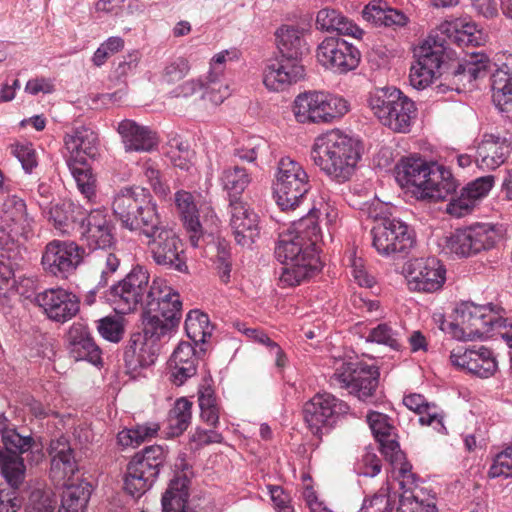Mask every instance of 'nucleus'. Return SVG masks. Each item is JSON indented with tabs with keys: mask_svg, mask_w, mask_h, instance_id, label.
<instances>
[{
	"mask_svg": "<svg viewBox=\"0 0 512 512\" xmlns=\"http://www.w3.org/2000/svg\"><path fill=\"white\" fill-rule=\"evenodd\" d=\"M11 153L21 163L26 173H31L37 167V155L32 143H16L11 145Z\"/></svg>",
	"mask_w": 512,
	"mask_h": 512,
	"instance_id": "56",
	"label": "nucleus"
},
{
	"mask_svg": "<svg viewBox=\"0 0 512 512\" xmlns=\"http://www.w3.org/2000/svg\"><path fill=\"white\" fill-rule=\"evenodd\" d=\"M66 341L69 355L75 361H87L93 365L102 363L101 349L86 325L73 323L67 332Z\"/></svg>",
	"mask_w": 512,
	"mask_h": 512,
	"instance_id": "30",
	"label": "nucleus"
},
{
	"mask_svg": "<svg viewBox=\"0 0 512 512\" xmlns=\"http://www.w3.org/2000/svg\"><path fill=\"white\" fill-rule=\"evenodd\" d=\"M316 25L321 30L336 31L339 35L352 36L356 39H361L364 34L359 26L336 9L323 8L318 11Z\"/></svg>",
	"mask_w": 512,
	"mask_h": 512,
	"instance_id": "43",
	"label": "nucleus"
},
{
	"mask_svg": "<svg viewBox=\"0 0 512 512\" xmlns=\"http://www.w3.org/2000/svg\"><path fill=\"white\" fill-rule=\"evenodd\" d=\"M230 207V227L236 243L250 247L259 236L258 215L246 203L232 200Z\"/></svg>",
	"mask_w": 512,
	"mask_h": 512,
	"instance_id": "28",
	"label": "nucleus"
},
{
	"mask_svg": "<svg viewBox=\"0 0 512 512\" xmlns=\"http://www.w3.org/2000/svg\"><path fill=\"white\" fill-rule=\"evenodd\" d=\"M153 261L165 269L188 273L184 244L177 233L165 222L145 236Z\"/></svg>",
	"mask_w": 512,
	"mask_h": 512,
	"instance_id": "11",
	"label": "nucleus"
},
{
	"mask_svg": "<svg viewBox=\"0 0 512 512\" xmlns=\"http://www.w3.org/2000/svg\"><path fill=\"white\" fill-rule=\"evenodd\" d=\"M221 74L222 71L217 70L216 68L209 71V75L207 77L208 81L206 83L205 92L203 94L204 98L209 99L214 104H221L229 95L227 86H225L223 90L219 88L217 92H215V88L213 87V85L217 84Z\"/></svg>",
	"mask_w": 512,
	"mask_h": 512,
	"instance_id": "59",
	"label": "nucleus"
},
{
	"mask_svg": "<svg viewBox=\"0 0 512 512\" xmlns=\"http://www.w3.org/2000/svg\"><path fill=\"white\" fill-rule=\"evenodd\" d=\"M8 485L10 488L0 489V512H18L22 501L17 490L22 484H19L17 487Z\"/></svg>",
	"mask_w": 512,
	"mask_h": 512,
	"instance_id": "60",
	"label": "nucleus"
},
{
	"mask_svg": "<svg viewBox=\"0 0 512 512\" xmlns=\"http://www.w3.org/2000/svg\"><path fill=\"white\" fill-rule=\"evenodd\" d=\"M407 273L409 288L426 293L440 290L446 280V269L435 257L416 258L410 261Z\"/></svg>",
	"mask_w": 512,
	"mask_h": 512,
	"instance_id": "22",
	"label": "nucleus"
},
{
	"mask_svg": "<svg viewBox=\"0 0 512 512\" xmlns=\"http://www.w3.org/2000/svg\"><path fill=\"white\" fill-rule=\"evenodd\" d=\"M67 150L71 153L69 158L73 160L96 159L98 155V137L90 128L81 126L75 128L72 133L64 137Z\"/></svg>",
	"mask_w": 512,
	"mask_h": 512,
	"instance_id": "41",
	"label": "nucleus"
},
{
	"mask_svg": "<svg viewBox=\"0 0 512 512\" xmlns=\"http://www.w3.org/2000/svg\"><path fill=\"white\" fill-rule=\"evenodd\" d=\"M115 226L105 209L97 208L86 210L83 224L80 225L78 232L90 248L101 250L99 257L105 261L103 253H109L106 248L112 247L116 243Z\"/></svg>",
	"mask_w": 512,
	"mask_h": 512,
	"instance_id": "21",
	"label": "nucleus"
},
{
	"mask_svg": "<svg viewBox=\"0 0 512 512\" xmlns=\"http://www.w3.org/2000/svg\"><path fill=\"white\" fill-rule=\"evenodd\" d=\"M492 101L503 117L512 119V63L491 75Z\"/></svg>",
	"mask_w": 512,
	"mask_h": 512,
	"instance_id": "38",
	"label": "nucleus"
},
{
	"mask_svg": "<svg viewBox=\"0 0 512 512\" xmlns=\"http://www.w3.org/2000/svg\"><path fill=\"white\" fill-rule=\"evenodd\" d=\"M67 166L77 184L79 191L87 198L91 199L95 196L96 176L93 174L87 160H66Z\"/></svg>",
	"mask_w": 512,
	"mask_h": 512,
	"instance_id": "47",
	"label": "nucleus"
},
{
	"mask_svg": "<svg viewBox=\"0 0 512 512\" xmlns=\"http://www.w3.org/2000/svg\"><path fill=\"white\" fill-rule=\"evenodd\" d=\"M362 17L376 27H404L409 18L401 10L390 7L382 0L370 1L362 11Z\"/></svg>",
	"mask_w": 512,
	"mask_h": 512,
	"instance_id": "39",
	"label": "nucleus"
},
{
	"mask_svg": "<svg viewBox=\"0 0 512 512\" xmlns=\"http://www.w3.org/2000/svg\"><path fill=\"white\" fill-rule=\"evenodd\" d=\"M366 419L385 459L391 464L401 462L404 459V452L400 449L392 419L377 411H369Z\"/></svg>",
	"mask_w": 512,
	"mask_h": 512,
	"instance_id": "25",
	"label": "nucleus"
},
{
	"mask_svg": "<svg viewBox=\"0 0 512 512\" xmlns=\"http://www.w3.org/2000/svg\"><path fill=\"white\" fill-rule=\"evenodd\" d=\"M189 362H197L195 346L189 342H180L171 356L170 365H188Z\"/></svg>",
	"mask_w": 512,
	"mask_h": 512,
	"instance_id": "61",
	"label": "nucleus"
},
{
	"mask_svg": "<svg viewBox=\"0 0 512 512\" xmlns=\"http://www.w3.org/2000/svg\"><path fill=\"white\" fill-rule=\"evenodd\" d=\"M35 300L49 319L59 323L69 321L80 310L79 297L62 288L45 290Z\"/></svg>",
	"mask_w": 512,
	"mask_h": 512,
	"instance_id": "24",
	"label": "nucleus"
},
{
	"mask_svg": "<svg viewBox=\"0 0 512 512\" xmlns=\"http://www.w3.org/2000/svg\"><path fill=\"white\" fill-rule=\"evenodd\" d=\"M161 338L146 335L145 325L142 332L131 334L123 352L124 364L129 373L147 368L156 362L160 351L158 341Z\"/></svg>",
	"mask_w": 512,
	"mask_h": 512,
	"instance_id": "23",
	"label": "nucleus"
},
{
	"mask_svg": "<svg viewBox=\"0 0 512 512\" xmlns=\"http://www.w3.org/2000/svg\"><path fill=\"white\" fill-rule=\"evenodd\" d=\"M45 459L42 438L25 428H16L0 413V475L7 484L14 487L23 484L26 464L38 466Z\"/></svg>",
	"mask_w": 512,
	"mask_h": 512,
	"instance_id": "3",
	"label": "nucleus"
},
{
	"mask_svg": "<svg viewBox=\"0 0 512 512\" xmlns=\"http://www.w3.org/2000/svg\"><path fill=\"white\" fill-rule=\"evenodd\" d=\"M159 429V424L154 422L137 424L134 427L120 431L117 435V440L124 447L139 446L143 442L154 438Z\"/></svg>",
	"mask_w": 512,
	"mask_h": 512,
	"instance_id": "50",
	"label": "nucleus"
},
{
	"mask_svg": "<svg viewBox=\"0 0 512 512\" xmlns=\"http://www.w3.org/2000/svg\"><path fill=\"white\" fill-rule=\"evenodd\" d=\"M266 144L261 138H254L246 145L236 148L234 150V156L238 157L242 161L254 162L260 150L265 148Z\"/></svg>",
	"mask_w": 512,
	"mask_h": 512,
	"instance_id": "62",
	"label": "nucleus"
},
{
	"mask_svg": "<svg viewBox=\"0 0 512 512\" xmlns=\"http://www.w3.org/2000/svg\"><path fill=\"white\" fill-rule=\"evenodd\" d=\"M467 55V59L457 62L455 67L451 66L445 79L451 75L465 86L466 83L471 84L486 77L491 72L492 66H495L483 52H467Z\"/></svg>",
	"mask_w": 512,
	"mask_h": 512,
	"instance_id": "36",
	"label": "nucleus"
},
{
	"mask_svg": "<svg viewBox=\"0 0 512 512\" xmlns=\"http://www.w3.org/2000/svg\"><path fill=\"white\" fill-rule=\"evenodd\" d=\"M436 165L420 157L403 158L396 166V179L401 185L417 188L421 194L423 189H427V183Z\"/></svg>",
	"mask_w": 512,
	"mask_h": 512,
	"instance_id": "34",
	"label": "nucleus"
},
{
	"mask_svg": "<svg viewBox=\"0 0 512 512\" xmlns=\"http://www.w3.org/2000/svg\"><path fill=\"white\" fill-rule=\"evenodd\" d=\"M366 342L385 345L394 350L401 348L398 333L386 323L378 324L376 327L372 328L366 337Z\"/></svg>",
	"mask_w": 512,
	"mask_h": 512,
	"instance_id": "55",
	"label": "nucleus"
},
{
	"mask_svg": "<svg viewBox=\"0 0 512 512\" xmlns=\"http://www.w3.org/2000/svg\"><path fill=\"white\" fill-rule=\"evenodd\" d=\"M57 500L50 488H34L26 503V512H53Z\"/></svg>",
	"mask_w": 512,
	"mask_h": 512,
	"instance_id": "51",
	"label": "nucleus"
},
{
	"mask_svg": "<svg viewBox=\"0 0 512 512\" xmlns=\"http://www.w3.org/2000/svg\"><path fill=\"white\" fill-rule=\"evenodd\" d=\"M97 330L106 340L118 343L124 335V326L119 319L105 317L98 321Z\"/></svg>",
	"mask_w": 512,
	"mask_h": 512,
	"instance_id": "57",
	"label": "nucleus"
},
{
	"mask_svg": "<svg viewBox=\"0 0 512 512\" xmlns=\"http://www.w3.org/2000/svg\"><path fill=\"white\" fill-rule=\"evenodd\" d=\"M497 369V363L490 349L481 347L476 350V357H473L469 373L480 378L492 376Z\"/></svg>",
	"mask_w": 512,
	"mask_h": 512,
	"instance_id": "53",
	"label": "nucleus"
},
{
	"mask_svg": "<svg viewBox=\"0 0 512 512\" xmlns=\"http://www.w3.org/2000/svg\"><path fill=\"white\" fill-rule=\"evenodd\" d=\"M488 475L490 478H497L504 476L505 478L512 477V461L502 453L498 454L494 463L490 466Z\"/></svg>",
	"mask_w": 512,
	"mask_h": 512,
	"instance_id": "64",
	"label": "nucleus"
},
{
	"mask_svg": "<svg viewBox=\"0 0 512 512\" xmlns=\"http://www.w3.org/2000/svg\"><path fill=\"white\" fill-rule=\"evenodd\" d=\"M511 142L494 134H484L476 149L475 163L482 170H496L509 158Z\"/></svg>",
	"mask_w": 512,
	"mask_h": 512,
	"instance_id": "32",
	"label": "nucleus"
},
{
	"mask_svg": "<svg viewBox=\"0 0 512 512\" xmlns=\"http://www.w3.org/2000/svg\"><path fill=\"white\" fill-rule=\"evenodd\" d=\"M159 474L153 465L135 453L126 467L124 490L133 498L138 499L153 487Z\"/></svg>",
	"mask_w": 512,
	"mask_h": 512,
	"instance_id": "31",
	"label": "nucleus"
},
{
	"mask_svg": "<svg viewBox=\"0 0 512 512\" xmlns=\"http://www.w3.org/2000/svg\"><path fill=\"white\" fill-rule=\"evenodd\" d=\"M112 210L123 229L146 236L163 223L150 191L140 186L121 188L114 196Z\"/></svg>",
	"mask_w": 512,
	"mask_h": 512,
	"instance_id": "6",
	"label": "nucleus"
},
{
	"mask_svg": "<svg viewBox=\"0 0 512 512\" xmlns=\"http://www.w3.org/2000/svg\"><path fill=\"white\" fill-rule=\"evenodd\" d=\"M278 55L267 61L263 83L275 92L304 79L305 68L301 57L305 49L302 32L294 26L283 25L275 32Z\"/></svg>",
	"mask_w": 512,
	"mask_h": 512,
	"instance_id": "4",
	"label": "nucleus"
},
{
	"mask_svg": "<svg viewBox=\"0 0 512 512\" xmlns=\"http://www.w3.org/2000/svg\"><path fill=\"white\" fill-rule=\"evenodd\" d=\"M348 404L330 393H317L303 406L307 427L319 439L330 432L338 421L348 414Z\"/></svg>",
	"mask_w": 512,
	"mask_h": 512,
	"instance_id": "12",
	"label": "nucleus"
},
{
	"mask_svg": "<svg viewBox=\"0 0 512 512\" xmlns=\"http://www.w3.org/2000/svg\"><path fill=\"white\" fill-rule=\"evenodd\" d=\"M494 175L478 177L461 189L460 195L451 198L446 211L452 216L463 217L469 214L476 203L486 197L495 184Z\"/></svg>",
	"mask_w": 512,
	"mask_h": 512,
	"instance_id": "27",
	"label": "nucleus"
},
{
	"mask_svg": "<svg viewBox=\"0 0 512 512\" xmlns=\"http://www.w3.org/2000/svg\"><path fill=\"white\" fill-rule=\"evenodd\" d=\"M374 115L394 132L407 133L417 115L415 103L396 87L376 88L368 98Z\"/></svg>",
	"mask_w": 512,
	"mask_h": 512,
	"instance_id": "8",
	"label": "nucleus"
},
{
	"mask_svg": "<svg viewBox=\"0 0 512 512\" xmlns=\"http://www.w3.org/2000/svg\"><path fill=\"white\" fill-rule=\"evenodd\" d=\"M500 239L496 227L490 223L456 229L446 240L447 248L460 257H469L483 250H489Z\"/></svg>",
	"mask_w": 512,
	"mask_h": 512,
	"instance_id": "15",
	"label": "nucleus"
},
{
	"mask_svg": "<svg viewBox=\"0 0 512 512\" xmlns=\"http://www.w3.org/2000/svg\"><path fill=\"white\" fill-rule=\"evenodd\" d=\"M175 204L187 230L195 234L201 231L198 210L191 193L178 191L175 194Z\"/></svg>",
	"mask_w": 512,
	"mask_h": 512,
	"instance_id": "49",
	"label": "nucleus"
},
{
	"mask_svg": "<svg viewBox=\"0 0 512 512\" xmlns=\"http://www.w3.org/2000/svg\"><path fill=\"white\" fill-rule=\"evenodd\" d=\"M184 328L188 338L193 341L195 346L206 343L213 332L209 316L197 309L188 312Z\"/></svg>",
	"mask_w": 512,
	"mask_h": 512,
	"instance_id": "46",
	"label": "nucleus"
},
{
	"mask_svg": "<svg viewBox=\"0 0 512 512\" xmlns=\"http://www.w3.org/2000/svg\"><path fill=\"white\" fill-rule=\"evenodd\" d=\"M103 257H105V263L101 270L100 279L97 285L88 291L84 299L85 304L89 306L95 303L96 294L108 285L111 275L117 271L120 265V259L114 253H103Z\"/></svg>",
	"mask_w": 512,
	"mask_h": 512,
	"instance_id": "54",
	"label": "nucleus"
},
{
	"mask_svg": "<svg viewBox=\"0 0 512 512\" xmlns=\"http://www.w3.org/2000/svg\"><path fill=\"white\" fill-rule=\"evenodd\" d=\"M149 273L143 266L136 265L120 281L104 291L103 297L117 306L118 312L126 314L134 311L138 305L144 307L145 298L151 286Z\"/></svg>",
	"mask_w": 512,
	"mask_h": 512,
	"instance_id": "14",
	"label": "nucleus"
},
{
	"mask_svg": "<svg viewBox=\"0 0 512 512\" xmlns=\"http://www.w3.org/2000/svg\"><path fill=\"white\" fill-rule=\"evenodd\" d=\"M43 214L52 222L56 229L63 233L79 229L83 224L86 209L70 200H63L58 203H39Z\"/></svg>",
	"mask_w": 512,
	"mask_h": 512,
	"instance_id": "33",
	"label": "nucleus"
},
{
	"mask_svg": "<svg viewBox=\"0 0 512 512\" xmlns=\"http://www.w3.org/2000/svg\"><path fill=\"white\" fill-rule=\"evenodd\" d=\"M118 132L126 151L150 152L158 145L156 133L134 120L125 119L118 125Z\"/></svg>",
	"mask_w": 512,
	"mask_h": 512,
	"instance_id": "37",
	"label": "nucleus"
},
{
	"mask_svg": "<svg viewBox=\"0 0 512 512\" xmlns=\"http://www.w3.org/2000/svg\"><path fill=\"white\" fill-rule=\"evenodd\" d=\"M347 369L342 373H335V378L345 387L351 388L359 400L370 399L379 384L380 372L375 366H357L353 363L345 364Z\"/></svg>",
	"mask_w": 512,
	"mask_h": 512,
	"instance_id": "26",
	"label": "nucleus"
},
{
	"mask_svg": "<svg viewBox=\"0 0 512 512\" xmlns=\"http://www.w3.org/2000/svg\"><path fill=\"white\" fill-rule=\"evenodd\" d=\"M362 150L359 140L335 129L316 139L311 159L332 180L344 183L355 173Z\"/></svg>",
	"mask_w": 512,
	"mask_h": 512,
	"instance_id": "5",
	"label": "nucleus"
},
{
	"mask_svg": "<svg viewBox=\"0 0 512 512\" xmlns=\"http://www.w3.org/2000/svg\"><path fill=\"white\" fill-rule=\"evenodd\" d=\"M189 70L188 59L183 56H173L164 62L160 79L163 83L174 84L182 80Z\"/></svg>",
	"mask_w": 512,
	"mask_h": 512,
	"instance_id": "52",
	"label": "nucleus"
},
{
	"mask_svg": "<svg viewBox=\"0 0 512 512\" xmlns=\"http://www.w3.org/2000/svg\"><path fill=\"white\" fill-rule=\"evenodd\" d=\"M14 232L2 230L0 235V291H15L24 294L22 283L33 284L30 279H23L18 284L16 272L24 263L26 248L13 236Z\"/></svg>",
	"mask_w": 512,
	"mask_h": 512,
	"instance_id": "17",
	"label": "nucleus"
},
{
	"mask_svg": "<svg viewBox=\"0 0 512 512\" xmlns=\"http://www.w3.org/2000/svg\"><path fill=\"white\" fill-rule=\"evenodd\" d=\"M272 189L275 202L281 211L290 212L306 201L311 183L307 172L298 162L283 157L278 162Z\"/></svg>",
	"mask_w": 512,
	"mask_h": 512,
	"instance_id": "9",
	"label": "nucleus"
},
{
	"mask_svg": "<svg viewBox=\"0 0 512 512\" xmlns=\"http://www.w3.org/2000/svg\"><path fill=\"white\" fill-rule=\"evenodd\" d=\"M188 464L183 463L181 472H177L169 481L161 498L162 512H188L191 479L185 472Z\"/></svg>",
	"mask_w": 512,
	"mask_h": 512,
	"instance_id": "35",
	"label": "nucleus"
},
{
	"mask_svg": "<svg viewBox=\"0 0 512 512\" xmlns=\"http://www.w3.org/2000/svg\"><path fill=\"white\" fill-rule=\"evenodd\" d=\"M84 249L73 241L53 240L42 255L43 269L61 279L73 274L83 260Z\"/></svg>",
	"mask_w": 512,
	"mask_h": 512,
	"instance_id": "19",
	"label": "nucleus"
},
{
	"mask_svg": "<svg viewBox=\"0 0 512 512\" xmlns=\"http://www.w3.org/2000/svg\"><path fill=\"white\" fill-rule=\"evenodd\" d=\"M65 484L58 512H86L92 494V486L87 481Z\"/></svg>",
	"mask_w": 512,
	"mask_h": 512,
	"instance_id": "44",
	"label": "nucleus"
},
{
	"mask_svg": "<svg viewBox=\"0 0 512 512\" xmlns=\"http://www.w3.org/2000/svg\"><path fill=\"white\" fill-rule=\"evenodd\" d=\"M400 464L399 477L402 493L399 496L397 512H438L435 495H430L424 488H419L417 481L419 477L411 471V464L406 457Z\"/></svg>",
	"mask_w": 512,
	"mask_h": 512,
	"instance_id": "20",
	"label": "nucleus"
},
{
	"mask_svg": "<svg viewBox=\"0 0 512 512\" xmlns=\"http://www.w3.org/2000/svg\"><path fill=\"white\" fill-rule=\"evenodd\" d=\"M182 318V301L178 292L168 288L164 292L155 286L150 287L143 307L142 324L146 335L164 337L171 334Z\"/></svg>",
	"mask_w": 512,
	"mask_h": 512,
	"instance_id": "7",
	"label": "nucleus"
},
{
	"mask_svg": "<svg viewBox=\"0 0 512 512\" xmlns=\"http://www.w3.org/2000/svg\"><path fill=\"white\" fill-rule=\"evenodd\" d=\"M317 59L326 69L336 74L355 70L361 60L359 49L341 37H326L317 47Z\"/></svg>",
	"mask_w": 512,
	"mask_h": 512,
	"instance_id": "18",
	"label": "nucleus"
},
{
	"mask_svg": "<svg viewBox=\"0 0 512 512\" xmlns=\"http://www.w3.org/2000/svg\"><path fill=\"white\" fill-rule=\"evenodd\" d=\"M2 195H4L3 192ZM1 211L3 213V219L13 224V226H10L11 232H14V235L19 234L27 238L31 230L33 218L27 213L25 201L17 195L7 193L3 196Z\"/></svg>",
	"mask_w": 512,
	"mask_h": 512,
	"instance_id": "40",
	"label": "nucleus"
},
{
	"mask_svg": "<svg viewBox=\"0 0 512 512\" xmlns=\"http://www.w3.org/2000/svg\"><path fill=\"white\" fill-rule=\"evenodd\" d=\"M221 184L229 196V204L232 200L241 201V195L249 185L250 174L238 165L226 167L220 176Z\"/></svg>",
	"mask_w": 512,
	"mask_h": 512,
	"instance_id": "45",
	"label": "nucleus"
},
{
	"mask_svg": "<svg viewBox=\"0 0 512 512\" xmlns=\"http://www.w3.org/2000/svg\"><path fill=\"white\" fill-rule=\"evenodd\" d=\"M318 210L309 208L305 216L293 222V232L281 234L275 246V257L283 264L279 277L286 286H297L321 270L316 244L321 238Z\"/></svg>",
	"mask_w": 512,
	"mask_h": 512,
	"instance_id": "2",
	"label": "nucleus"
},
{
	"mask_svg": "<svg viewBox=\"0 0 512 512\" xmlns=\"http://www.w3.org/2000/svg\"><path fill=\"white\" fill-rule=\"evenodd\" d=\"M457 187L458 183L451 171L444 166L436 165L427 183V189H423L421 197L433 201H443L453 195Z\"/></svg>",
	"mask_w": 512,
	"mask_h": 512,
	"instance_id": "42",
	"label": "nucleus"
},
{
	"mask_svg": "<svg viewBox=\"0 0 512 512\" xmlns=\"http://www.w3.org/2000/svg\"><path fill=\"white\" fill-rule=\"evenodd\" d=\"M455 320L463 331L461 341L483 339L501 321L494 313L492 304L475 305L472 302H462L454 309Z\"/></svg>",
	"mask_w": 512,
	"mask_h": 512,
	"instance_id": "16",
	"label": "nucleus"
},
{
	"mask_svg": "<svg viewBox=\"0 0 512 512\" xmlns=\"http://www.w3.org/2000/svg\"><path fill=\"white\" fill-rule=\"evenodd\" d=\"M168 449L162 445H151L144 447L136 454L143 457V460L154 466L155 470L160 471L165 467L168 457Z\"/></svg>",
	"mask_w": 512,
	"mask_h": 512,
	"instance_id": "58",
	"label": "nucleus"
},
{
	"mask_svg": "<svg viewBox=\"0 0 512 512\" xmlns=\"http://www.w3.org/2000/svg\"><path fill=\"white\" fill-rule=\"evenodd\" d=\"M192 403L186 398L177 399L168 414V435L171 437L181 435L191 421Z\"/></svg>",
	"mask_w": 512,
	"mask_h": 512,
	"instance_id": "48",
	"label": "nucleus"
},
{
	"mask_svg": "<svg viewBox=\"0 0 512 512\" xmlns=\"http://www.w3.org/2000/svg\"><path fill=\"white\" fill-rule=\"evenodd\" d=\"M348 110V102L342 96L321 91L299 94L293 105L295 118L300 123H328Z\"/></svg>",
	"mask_w": 512,
	"mask_h": 512,
	"instance_id": "10",
	"label": "nucleus"
},
{
	"mask_svg": "<svg viewBox=\"0 0 512 512\" xmlns=\"http://www.w3.org/2000/svg\"><path fill=\"white\" fill-rule=\"evenodd\" d=\"M486 37L487 35L474 21L464 22L460 19L444 21L419 47L416 64L410 69V85L417 90H422L433 82L437 73L439 76L447 75L451 68L449 60L453 55L450 44L462 48H474L483 45Z\"/></svg>",
	"mask_w": 512,
	"mask_h": 512,
	"instance_id": "1",
	"label": "nucleus"
},
{
	"mask_svg": "<svg viewBox=\"0 0 512 512\" xmlns=\"http://www.w3.org/2000/svg\"><path fill=\"white\" fill-rule=\"evenodd\" d=\"M372 245L386 257L403 258L415 245L412 229L396 218H384L371 229Z\"/></svg>",
	"mask_w": 512,
	"mask_h": 512,
	"instance_id": "13",
	"label": "nucleus"
},
{
	"mask_svg": "<svg viewBox=\"0 0 512 512\" xmlns=\"http://www.w3.org/2000/svg\"><path fill=\"white\" fill-rule=\"evenodd\" d=\"M51 458L50 476L58 481L71 478L79 469L76 451L64 435L52 439L48 447Z\"/></svg>",
	"mask_w": 512,
	"mask_h": 512,
	"instance_id": "29",
	"label": "nucleus"
},
{
	"mask_svg": "<svg viewBox=\"0 0 512 512\" xmlns=\"http://www.w3.org/2000/svg\"><path fill=\"white\" fill-rule=\"evenodd\" d=\"M212 377L211 375H207L203 378L202 384L198 389V402L199 407H207L209 406H217V397L215 391L212 387Z\"/></svg>",
	"mask_w": 512,
	"mask_h": 512,
	"instance_id": "63",
	"label": "nucleus"
}]
</instances>
